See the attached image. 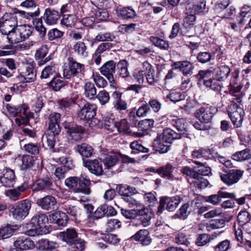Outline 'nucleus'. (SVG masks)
Listing matches in <instances>:
<instances>
[{
    "instance_id": "obj_1",
    "label": "nucleus",
    "mask_w": 251,
    "mask_h": 251,
    "mask_svg": "<svg viewBox=\"0 0 251 251\" xmlns=\"http://www.w3.org/2000/svg\"><path fill=\"white\" fill-rule=\"evenodd\" d=\"M85 67L82 64L75 61L73 58H69V64L63 70V76L66 79H73V86L75 83V87L76 88L83 77V72Z\"/></svg>"
},
{
    "instance_id": "obj_2",
    "label": "nucleus",
    "mask_w": 251,
    "mask_h": 251,
    "mask_svg": "<svg viewBox=\"0 0 251 251\" xmlns=\"http://www.w3.org/2000/svg\"><path fill=\"white\" fill-rule=\"evenodd\" d=\"M8 112L15 117L16 124L19 126L27 125L30 118H33V113L29 111L28 108L25 104L22 106H15L7 104L6 106Z\"/></svg>"
},
{
    "instance_id": "obj_3",
    "label": "nucleus",
    "mask_w": 251,
    "mask_h": 251,
    "mask_svg": "<svg viewBox=\"0 0 251 251\" xmlns=\"http://www.w3.org/2000/svg\"><path fill=\"white\" fill-rule=\"evenodd\" d=\"M241 101L239 97L234 99L227 109L231 120L236 127L240 126L243 119V109L240 106Z\"/></svg>"
},
{
    "instance_id": "obj_4",
    "label": "nucleus",
    "mask_w": 251,
    "mask_h": 251,
    "mask_svg": "<svg viewBox=\"0 0 251 251\" xmlns=\"http://www.w3.org/2000/svg\"><path fill=\"white\" fill-rule=\"evenodd\" d=\"M17 25V18L14 14L6 13L0 19V31L3 35L12 31Z\"/></svg>"
},
{
    "instance_id": "obj_5",
    "label": "nucleus",
    "mask_w": 251,
    "mask_h": 251,
    "mask_svg": "<svg viewBox=\"0 0 251 251\" xmlns=\"http://www.w3.org/2000/svg\"><path fill=\"white\" fill-rule=\"evenodd\" d=\"M181 201V198L179 196L174 197H162L159 200V204L158 207L157 214H160L166 209L169 211H174L178 207Z\"/></svg>"
},
{
    "instance_id": "obj_6",
    "label": "nucleus",
    "mask_w": 251,
    "mask_h": 251,
    "mask_svg": "<svg viewBox=\"0 0 251 251\" xmlns=\"http://www.w3.org/2000/svg\"><path fill=\"white\" fill-rule=\"evenodd\" d=\"M31 206V203L29 200H23L17 205L12 206L10 209V212L15 219H23L29 214Z\"/></svg>"
},
{
    "instance_id": "obj_7",
    "label": "nucleus",
    "mask_w": 251,
    "mask_h": 251,
    "mask_svg": "<svg viewBox=\"0 0 251 251\" xmlns=\"http://www.w3.org/2000/svg\"><path fill=\"white\" fill-rule=\"evenodd\" d=\"M67 134L71 139L79 141L85 132V128L81 126L77 125L74 122L65 121L63 124Z\"/></svg>"
},
{
    "instance_id": "obj_8",
    "label": "nucleus",
    "mask_w": 251,
    "mask_h": 251,
    "mask_svg": "<svg viewBox=\"0 0 251 251\" xmlns=\"http://www.w3.org/2000/svg\"><path fill=\"white\" fill-rule=\"evenodd\" d=\"M243 171L240 170H231L228 172L225 171V174H221L220 177L221 180L226 184L231 186L237 183L242 177Z\"/></svg>"
},
{
    "instance_id": "obj_9",
    "label": "nucleus",
    "mask_w": 251,
    "mask_h": 251,
    "mask_svg": "<svg viewBox=\"0 0 251 251\" xmlns=\"http://www.w3.org/2000/svg\"><path fill=\"white\" fill-rule=\"evenodd\" d=\"M97 110V107L96 104L86 103L78 112L77 115L81 120L89 121L96 116Z\"/></svg>"
},
{
    "instance_id": "obj_10",
    "label": "nucleus",
    "mask_w": 251,
    "mask_h": 251,
    "mask_svg": "<svg viewBox=\"0 0 251 251\" xmlns=\"http://www.w3.org/2000/svg\"><path fill=\"white\" fill-rule=\"evenodd\" d=\"M217 111L215 107H201L196 111L195 116L201 122L207 123L210 121Z\"/></svg>"
},
{
    "instance_id": "obj_11",
    "label": "nucleus",
    "mask_w": 251,
    "mask_h": 251,
    "mask_svg": "<svg viewBox=\"0 0 251 251\" xmlns=\"http://www.w3.org/2000/svg\"><path fill=\"white\" fill-rule=\"evenodd\" d=\"M16 181V176L14 171L6 168L3 170L0 176V182L5 187H13Z\"/></svg>"
},
{
    "instance_id": "obj_12",
    "label": "nucleus",
    "mask_w": 251,
    "mask_h": 251,
    "mask_svg": "<svg viewBox=\"0 0 251 251\" xmlns=\"http://www.w3.org/2000/svg\"><path fill=\"white\" fill-rule=\"evenodd\" d=\"M116 63L113 60L105 62L100 69L101 74L105 76L110 83L115 82L113 74L115 72Z\"/></svg>"
},
{
    "instance_id": "obj_13",
    "label": "nucleus",
    "mask_w": 251,
    "mask_h": 251,
    "mask_svg": "<svg viewBox=\"0 0 251 251\" xmlns=\"http://www.w3.org/2000/svg\"><path fill=\"white\" fill-rule=\"evenodd\" d=\"M116 189L122 199L127 202L132 199L131 196L137 193L135 187L126 184H119Z\"/></svg>"
},
{
    "instance_id": "obj_14",
    "label": "nucleus",
    "mask_w": 251,
    "mask_h": 251,
    "mask_svg": "<svg viewBox=\"0 0 251 251\" xmlns=\"http://www.w3.org/2000/svg\"><path fill=\"white\" fill-rule=\"evenodd\" d=\"M83 165L93 174L101 176L103 173L102 164L98 159L85 160L83 159Z\"/></svg>"
},
{
    "instance_id": "obj_15",
    "label": "nucleus",
    "mask_w": 251,
    "mask_h": 251,
    "mask_svg": "<svg viewBox=\"0 0 251 251\" xmlns=\"http://www.w3.org/2000/svg\"><path fill=\"white\" fill-rule=\"evenodd\" d=\"M53 182L49 176H44L38 179L33 185V190L34 191H48L53 190Z\"/></svg>"
},
{
    "instance_id": "obj_16",
    "label": "nucleus",
    "mask_w": 251,
    "mask_h": 251,
    "mask_svg": "<svg viewBox=\"0 0 251 251\" xmlns=\"http://www.w3.org/2000/svg\"><path fill=\"white\" fill-rule=\"evenodd\" d=\"M36 203L43 209L49 211L53 210L57 204L56 199L51 196L47 195L37 200Z\"/></svg>"
},
{
    "instance_id": "obj_17",
    "label": "nucleus",
    "mask_w": 251,
    "mask_h": 251,
    "mask_svg": "<svg viewBox=\"0 0 251 251\" xmlns=\"http://www.w3.org/2000/svg\"><path fill=\"white\" fill-rule=\"evenodd\" d=\"M42 18L47 25H53L57 23L60 18V15L58 11L51 8H48L45 9Z\"/></svg>"
},
{
    "instance_id": "obj_18",
    "label": "nucleus",
    "mask_w": 251,
    "mask_h": 251,
    "mask_svg": "<svg viewBox=\"0 0 251 251\" xmlns=\"http://www.w3.org/2000/svg\"><path fill=\"white\" fill-rule=\"evenodd\" d=\"M48 130L55 134H59L61 130L59 125L60 114L56 112L50 113L49 116Z\"/></svg>"
},
{
    "instance_id": "obj_19",
    "label": "nucleus",
    "mask_w": 251,
    "mask_h": 251,
    "mask_svg": "<svg viewBox=\"0 0 251 251\" xmlns=\"http://www.w3.org/2000/svg\"><path fill=\"white\" fill-rule=\"evenodd\" d=\"M34 246V242L29 238H26L25 240L17 239L13 244L9 251H24L33 248Z\"/></svg>"
},
{
    "instance_id": "obj_20",
    "label": "nucleus",
    "mask_w": 251,
    "mask_h": 251,
    "mask_svg": "<svg viewBox=\"0 0 251 251\" xmlns=\"http://www.w3.org/2000/svg\"><path fill=\"white\" fill-rule=\"evenodd\" d=\"M62 209L64 212L70 215L74 219L76 220L77 217L80 215V209L79 207L70 202H66L62 204Z\"/></svg>"
},
{
    "instance_id": "obj_21",
    "label": "nucleus",
    "mask_w": 251,
    "mask_h": 251,
    "mask_svg": "<svg viewBox=\"0 0 251 251\" xmlns=\"http://www.w3.org/2000/svg\"><path fill=\"white\" fill-rule=\"evenodd\" d=\"M175 69H179L185 76L191 75L194 68L193 64L188 61H178L174 64Z\"/></svg>"
},
{
    "instance_id": "obj_22",
    "label": "nucleus",
    "mask_w": 251,
    "mask_h": 251,
    "mask_svg": "<svg viewBox=\"0 0 251 251\" xmlns=\"http://www.w3.org/2000/svg\"><path fill=\"white\" fill-rule=\"evenodd\" d=\"M169 144L165 142V140H163L161 135H158L153 140L152 147L155 151L160 153H164L169 150L170 147Z\"/></svg>"
},
{
    "instance_id": "obj_23",
    "label": "nucleus",
    "mask_w": 251,
    "mask_h": 251,
    "mask_svg": "<svg viewBox=\"0 0 251 251\" xmlns=\"http://www.w3.org/2000/svg\"><path fill=\"white\" fill-rule=\"evenodd\" d=\"M206 6L204 0H192V2L187 5L186 11L187 13L196 14L201 12L205 9Z\"/></svg>"
},
{
    "instance_id": "obj_24",
    "label": "nucleus",
    "mask_w": 251,
    "mask_h": 251,
    "mask_svg": "<svg viewBox=\"0 0 251 251\" xmlns=\"http://www.w3.org/2000/svg\"><path fill=\"white\" fill-rule=\"evenodd\" d=\"M28 188V185L27 183H24L16 188L6 191L5 194L11 200L16 201L19 198L21 194L27 190Z\"/></svg>"
},
{
    "instance_id": "obj_25",
    "label": "nucleus",
    "mask_w": 251,
    "mask_h": 251,
    "mask_svg": "<svg viewBox=\"0 0 251 251\" xmlns=\"http://www.w3.org/2000/svg\"><path fill=\"white\" fill-rule=\"evenodd\" d=\"M215 71V78L217 81H223L225 80L228 76L230 73V68L226 65H221L220 67L213 69Z\"/></svg>"
},
{
    "instance_id": "obj_26",
    "label": "nucleus",
    "mask_w": 251,
    "mask_h": 251,
    "mask_svg": "<svg viewBox=\"0 0 251 251\" xmlns=\"http://www.w3.org/2000/svg\"><path fill=\"white\" fill-rule=\"evenodd\" d=\"M131 238L136 241H140L144 246H148L151 242V239L149 236V232L146 229H140Z\"/></svg>"
},
{
    "instance_id": "obj_27",
    "label": "nucleus",
    "mask_w": 251,
    "mask_h": 251,
    "mask_svg": "<svg viewBox=\"0 0 251 251\" xmlns=\"http://www.w3.org/2000/svg\"><path fill=\"white\" fill-rule=\"evenodd\" d=\"M48 218L46 214L39 213L34 216L31 218L29 226H30L31 225H33L34 226H35V227H38L39 228H43L47 226L46 224L48 223Z\"/></svg>"
},
{
    "instance_id": "obj_28",
    "label": "nucleus",
    "mask_w": 251,
    "mask_h": 251,
    "mask_svg": "<svg viewBox=\"0 0 251 251\" xmlns=\"http://www.w3.org/2000/svg\"><path fill=\"white\" fill-rule=\"evenodd\" d=\"M116 12L117 16L123 19H131L136 16L135 11L131 7H118Z\"/></svg>"
},
{
    "instance_id": "obj_29",
    "label": "nucleus",
    "mask_w": 251,
    "mask_h": 251,
    "mask_svg": "<svg viewBox=\"0 0 251 251\" xmlns=\"http://www.w3.org/2000/svg\"><path fill=\"white\" fill-rule=\"evenodd\" d=\"M175 169V167L172 164L168 163L165 165L156 169V172L163 178L172 180L174 178L173 172Z\"/></svg>"
},
{
    "instance_id": "obj_30",
    "label": "nucleus",
    "mask_w": 251,
    "mask_h": 251,
    "mask_svg": "<svg viewBox=\"0 0 251 251\" xmlns=\"http://www.w3.org/2000/svg\"><path fill=\"white\" fill-rule=\"evenodd\" d=\"M78 178L79 179V187L81 190L80 193L87 195H89L91 192L89 187L91 184L90 180L87 178V176L85 174H81L79 176H78Z\"/></svg>"
},
{
    "instance_id": "obj_31",
    "label": "nucleus",
    "mask_w": 251,
    "mask_h": 251,
    "mask_svg": "<svg viewBox=\"0 0 251 251\" xmlns=\"http://www.w3.org/2000/svg\"><path fill=\"white\" fill-rule=\"evenodd\" d=\"M60 236L68 244H72L77 237V233L74 228H69L66 231L61 232Z\"/></svg>"
},
{
    "instance_id": "obj_32",
    "label": "nucleus",
    "mask_w": 251,
    "mask_h": 251,
    "mask_svg": "<svg viewBox=\"0 0 251 251\" xmlns=\"http://www.w3.org/2000/svg\"><path fill=\"white\" fill-rule=\"evenodd\" d=\"M75 151L78 152L82 156L86 158L92 156L94 149L92 146L86 143L77 145L75 148Z\"/></svg>"
},
{
    "instance_id": "obj_33",
    "label": "nucleus",
    "mask_w": 251,
    "mask_h": 251,
    "mask_svg": "<svg viewBox=\"0 0 251 251\" xmlns=\"http://www.w3.org/2000/svg\"><path fill=\"white\" fill-rule=\"evenodd\" d=\"M139 220L144 227L150 226L151 224V220L153 216V214L148 208L138 210Z\"/></svg>"
},
{
    "instance_id": "obj_34",
    "label": "nucleus",
    "mask_w": 251,
    "mask_h": 251,
    "mask_svg": "<svg viewBox=\"0 0 251 251\" xmlns=\"http://www.w3.org/2000/svg\"><path fill=\"white\" fill-rule=\"evenodd\" d=\"M36 77V72L33 67L31 65H28L26 67L25 71L20 75L19 78L22 81L31 82L35 80Z\"/></svg>"
},
{
    "instance_id": "obj_35",
    "label": "nucleus",
    "mask_w": 251,
    "mask_h": 251,
    "mask_svg": "<svg viewBox=\"0 0 251 251\" xmlns=\"http://www.w3.org/2000/svg\"><path fill=\"white\" fill-rule=\"evenodd\" d=\"M172 126L175 127L181 136L187 131V126L185 119L174 117L170 120Z\"/></svg>"
},
{
    "instance_id": "obj_36",
    "label": "nucleus",
    "mask_w": 251,
    "mask_h": 251,
    "mask_svg": "<svg viewBox=\"0 0 251 251\" xmlns=\"http://www.w3.org/2000/svg\"><path fill=\"white\" fill-rule=\"evenodd\" d=\"M51 217L53 222L60 226H66L69 219L66 213L60 211L54 212Z\"/></svg>"
},
{
    "instance_id": "obj_37",
    "label": "nucleus",
    "mask_w": 251,
    "mask_h": 251,
    "mask_svg": "<svg viewBox=\"0 0 251 251\" xmlns=\"http://www.w3.org/2000/svg\"><path fill=\"white\" fill-rule=\"evenodd\" d=\"M48 52V49L46 46H42L40 48L36 50L35 53V58L37 59H41L38 61L39 66L45 64L47 62L50 60L51 58L50 56L47 57L44 60H42L47 55Z\"/></svg>"
},
{
    "instance_id": "obj_38",
    "label": "nucleus",
    "mask_w": 251,
    "mask_h": 251,
    "mask_svg": "<svg viewBox=\"0 0 251 251\" xmlns=\"http://www.w3.org/2000/svg\"><path fill=\"white\" fill-rule=\"evenodd\" d=\"M161 137L165 142L170 143L173 140L180 139L181 136L179 133L170 128H166L163 130Z\"/></svg>"
},
{
    "instance_id": "obj_39",
    "label": "nucleus",
    "mask_w": 251,
    "mask_h": 251,
    "mask_svg": "<svg viewBox=\"0 0 251 251\" xmlns=\"http://www.w3.org/2000/svg\"><path fill=\"white\" fill-rule=\"evenodd\" d=\"M59 134H55L53 132H50L48 130L47 133L46 134L45 137L42 138V142L43 145L45 146L47 144V146L49 147L50 150H51L52 152H54V149L55 143V136Z\"/></svg>"
},
{
    "instance_id": "obj_40",
    "label": "nucleus",
    "mask_w": 251,
    "mask_h": 251,
    "mask_svg": "<svg viewBox=\"0 0 251 251\" xmlns=\"http://www.w3.org/2000/svg\"><path fill=\"white\" fill-rule=\"evenodd\" d=\"M78 181V176H71L65 180V185L74 193H80L81 190L79 187H77Z\"/></svg>"
},
{
    "instance_id": "obj_41",
    "label": "nucleus",
    "mask_w": 251,
    "mask_h": 251,
    "mask_svg": "<svg viewBox=\"0 0 251 251\" xmlns=\"http://www.w3.org/2000/svg\"><path fill=\"white\" fill-rule=\"evenodd\" d=\"M73 50L75 53L80 57L85 58L88 55L87 47L83 42H76L74 45Z\"/></svg>"
},
{
    "instance_id": "obj_42",
    "label": "nucleus",
    "mask_w": 251,
    "mask_h": 251,
    "mask_svg": "<svg viewBox=\"0 0 251 251\" xmlns=\"http://www.w3.org/2000/svg\"><path fill=\"white\" fill-rule=\"evenodd\" d=\"M193 162L198 165V169H196V172L198 175L197 179H199L202 176H208L211 174V168L206 166L205 163L198 161H194Z\"/></svg>"
},
{
    "instance_id": "obj_43",
    "label": "nucleus",
    "mask_w": 251,
    "mask_h": 251,
    "mask_svg": "<svg viewBox=\"0 0 251 251\" xmlns=\"http://www.w3.org/2000/svg\"><path fill=\"white\" fill-rule=\"evenodd\" d=\"M113 97L115 98L114 107L119 111L124 110L127 108L126 102L121 99L122 93L119 92H114Z\"/></svg>"
},
{
    "instance_id": "obj_44",
    "label": "nucleus",
    "mask_w": 251,
    "mask_h": 251,
    "mask_svg": "<svg viewBox=\"0 0 251 251\" xmlns=\"http://www.w3.org/2000/svg\"><path fill=\"white\" fill-rule=\"evenodd\" d=\"M225 220L223 219H215L211 220L206 225V228L208 231H211L222 228L225 226Z\"/></svg>"
},
{
    "instance_id": "obj_45",
    "label": "nucleus",
    "mask_w": 251,
    "mask_h": 251,
    "mask_svg": "<svg viewBox=\"0 0 251 251\" xmlns=\"http://www.w3.org/2000/svg\"><path fill=\"white\" fill-rule=\"evenodd\" d=\"M84 90L85 97L89 99L92 100L96 97L97 89L93 83L86 82L84 85Z\"/></svg>"
},
{
    "instance_id": "obj_46",
    "label": "nucleus",
    "mask_w": 251,
    "mask_h": 251,
    "mask_svg": "<svg viewBox=\"0 0 251 251\" xmlns=\"http://www.w3.org/2000/svg\"><path fill=\"white\" fill-rule=\"evenodd\" d=\"M20 35L23 41L28 38L32 34L33 28L32 26L27 25H17Z\"/></svg>"
},
{
    "instance_id": "obj_47",
    "label": "nucleus",
    "mask_w": 251,
    "mask_h": 251,
    "mask_svg": "<svg viewBox=\"0 0 251 251\" xmlns=\"http://www.w3.org/2000/svg\"><path fill=\"white\" fill-rule=\"evenodd\" d=\"M212 153L210 150L203 149L194 150L191 153V156L194 159L204 158L207 159L210 157Z\"/></svg>"
},
{
    "instance_id": "obj_48",
    "label": "nucleus",
    "mask_w": 251,
    "mask_h": 251,
    "mask_svg": "<svg viewBox=\"0 0 251 251\" xmlns=\"http://www.w3.org/2000/svg\"><path fill=\"white\" fill-rule=\"evenodd\" d=\"M6 35H7V38L9 43L16 44L23 41L17 26L12 31L9 32Z\"/></svg>"
},
{
    "instance_id": "obj_49",
    "label": "nucleus",
    "mask_w": 251,
    "mask_h": 251,
    "mask_svg": "<svg viewBox=\"0 0 251 251\" xmlns=\"http://www.w3.org/2000/svg\"><path fill=\"white\" fill-rule=\"evenodd\" d=\"M34 164L33 157L29 155H23L21 158L20 168L21 170H26L31 168Z\"/></svg>"
},
{
    "instance_id": "obj_50",
    "label": "nucleus",
    "mask_w": 251,
    "mask_h": 251,
    "mask_svg": "<svg viewBox=\"0 0 251 251\" xmlns=\"http://www.w3.org/2000/svg\"><path fill=\"white\" fill-rule=\"evenodd\" d=\"M150 41L155 46L163 50H168L170 48V45L167 41L155 36H151Z\"/></svg>"
},
{
    "instance_id": "obj_51",
    "label": "nucleus",
    "mask_w": 251,
    "mask_h": 251,
    "mask_svg": "<svg viewBox=\"0 0 251 251\" xmlns=\"http://www.w3.org/2000/svg\"><path fill=\"white\" fill-rule=\"evenodd\" d=\"M76 21V14H64L62 15V18L61 20L60 24L61 25H65L67 27H71L74 25Z\"/></svg>"
},
{
    "instance_id": "obj_52",
    "label": "nucleus",
    "mask_w": 251,
    "mask_h": 251,
    "mask_svg": "<svg viewBox=\"0 0 251 251\" xmlns=\"http://www.w3.org/2000/svg\"><path fill=\"white\" fill-rule=\"evenodd\" d=\"M232 158L233 160L238 161H242L249 159L251 158L250 150L248 149H246L243 151L236 152L232 155Z\"/></svg>"
},
{
    "instance_id": "obj_53",
    "label": "nucleus",
    "mask_w": 251,
    "mask_h": 251,
    "mask_svg": "<svg viewBox=\"0 0 251 251\" xmlns=\"http://www.w3.org/2000/svg\"><path fill=\"white\" fill-rule=\"evenodd\" d=\"M119 159L118 153H115L107 155L103 159V162L105 167L109 169L114 166Z\"/></svg>"
},
{
    "instance_id": "obj_54",
    "label": "nucleus",
    "mask_w": 251,
    "mask_h": 251,
    "mask_svg": "<svg viewBox=\"0 0 251 251\" xmlns=\"http://www.w3.org/2000/svg\"><path fill=\"white\" fill-rule=\"evenodd\" d=\"M56 74L55 64L51 62L42 71L41 77L42 78H47L50 76H54Z\"/></svg>"
},
{
    "instance_id": "obj_55",
    "label": "nucleus",
    "mask_w": 251,
    "mask_h": 251,
    "mask_svg": "<svg viewBox=\"0 0 251 251\" xmlns=\"http://www.w3.org/2000/svg\"><path fill=\"white\" fill-rule=\"evenodd\" d=\"M127 67L128 63L126 60L121 61L118 63V74L122 78H126L129 76V73Z\"/></svg>"
},
{
    "instance_id": "obj_56",
    "label": "nucleus",
    "mask_w": 251,
    "mask_h": 251,
    "mask_svg": "<svg viewBox=\"0 0 251 251\" xmlns=\"http://www.w3.org/2000/svg\"><path fill=\"white\" fill-rule=\"evenodd\" d=\"M212 74H213V70L212 68H210L207 70L199 71L196 77L199 82L202 83L204 84V81L210 78V77Z\"/></svg>"
},
{
    "instance_id": "obj_57",
    "label": "nucleus",
    "mask_w": 251,
    "mask_h": 251,
    "mask_svg": "<svg viewBox=\"0 0 251 251\" xmlns=\"http://www.w3.org/2000/svg\"><path fill=\"white\" fill-rule=\"evenodd\" d=\"M196 168H192L189 166H186L181 168L180 172L183 175L188 176L191 178L197 179L198 175L196 172Z\"/></svg>"
},
{
    "instance_id": "obj_58",
    "label": "nucleus",
    "mask_w": 251,
    "mask_h": 251,
    "mask_svg": "<svg viewBox=\"0 0 251 251\" xmlns=\"http://www.w3.org/2000/svg\"><path fill=\"white\" fill-rule=\"evenodd\" d=\"M175 243L178 245L188 246L190 244L189 237L187 235L182 232H179L175 235Z\"/></svg>"
},
{
    "instance_id": "obj_59",
    "label": "nucleus",
    "mask_w": 251,
    "mask_h": 251,
    "mask_svg": "<svg viewBox=\"0 0 251 251\" xmlns=\"http://www.w3.org/2000/svg\"><path fill=\"white\" fill-rule=\"evenodd\" d=\"M116 38L115 36L112 33L106 32L104 33H100L95 37V40L98 42H112Z\"/></svg>"
},
{
    "instance_id": "obj_60",
    "label": "nucleus",
    "mask_w": 251,
    "mask_h": 251,
    "mask_svg": "<svg viewBox=\"0 0 251 251\" xmlns=\"http://www.w3.org/2000/svg\"><path fill=\"white\" fill-rule=\"evenodd\" d=\"M42 19V17L40 18H36V17L33 18V23L35 25V29L40 32L42 37H44L46 33V28L43 25Z\"/></svg>"
},
{
    "instance_id": "obj_61",
    "label": "nucleus",
    "mask_w": 251,
    "mask_h": 251,
    "mask_svg": "<svg viewBox=\"0 0 251 251\" xmlns=\"http://www.w3.org/2000/svg\"><path fill=\"white\" fill-rule=\"evenodd\" d=\"M121 222L116 219H110L108 220L106 224V231L111 232L113 230L119 228L121 227Z\"/></svg>"
},
{
    "instance_id": "obj_62",
    "label": "nucleus",
    "mask_w": 251,
    "mask_h": 251,
    "mask_svg": "<svg viewBox=\"0 0 251 251\" xmlns=\"http://www.w3.org/2000/svg\"><path fill=\"white\" fill-rule=\"evenodd\" d=\"M189 13L190 14L186 16L183 20V26L186 29L192 28L196 21L195 14L192 13Z\"/></svg>"
},
{
    "instance_id": "obj_63",
    "label": "nucleus",
    "mask_w": 251,
    "mask_h": 251,
    "mask_svg": "<svg viewBox=\"0 0 251 251\" xmlns=\"http://www.w3.org/2000/svg\"><path fill=\"white\" fill-rule=\"evenodd\" d=\"M50 86L55 91H58L66 85V82L58 77H53L50 82Z\"/></svg>"
},
{
    "instance_id": "obj_64",
    "label": "nucleus",
    "mask_w": 251,
    "mask_h": 251,
    "mask_svg": "<svg viewBox=\"0 0 251 251\" xmlns=\"http://www.w3.org/2000/svg\"><path fill=\"white\" fill-rule=\"evenodd\" d=\"M192 211L188 203L183 204L179 209L178 218L185 219Z\"/></svg>"
}]
</instances>
